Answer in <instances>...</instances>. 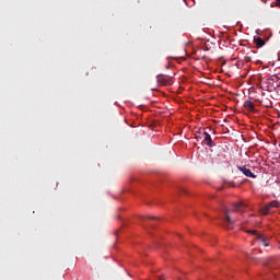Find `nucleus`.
<instances>
[{
    "label": "nucleus",
    "mask_w": 280,
    "mask_h": 280,
    "mask_svg": "<svg viewBox=\"0 0 280 280\" xmlns=\"http://www.w3.org/2000/svg\"><path fill=\"white\" fill-rule=\"evenodd\" d=\"M244 108H245V110H249V113H254L255 104H253V102H250V101H245Z\"/></svg>",
    "instance_id": "nucleus-7"
},
{
    "label": "nucleus",
    "mask_w": 280,
    "mask_h": 280,
    "mask_svg": "<svg viewBox=\"0 0 280 280\" xmlns=\"http://www.w3.org/2000/svg\"><path fill=\"white\" fill-rule=\"evenodd\" d=\"M160 280H163V277H160Z\"/></svg>",
    "instance_id": "nucleus-16"
},
{
    "label": "nucleus",
    "mask_w": 280,
    "mask_h": 280,
    "mask_svg": "<svg viewBox=\"0 0 280 280\" xmlns=\"http://www.w3.org/2000/svg\"><path fill=\"white\" fill-rule=\"evenodd\" d=\"M275 4L277 5V8H280V0H275Z\"/></svg>",
    "instance_id": "nucleus-12"
},
{
    "label": "nucleus",
    "mask_w": 280,
    "mask_h": 280,
    "mask_svg": "<svg viewBox=\"0 0 280 280\" xmlns=\"http://www.w3.org/2000/svg\"><path fill=\"white\" fill-rule=\"evenodd\" d=\"M203 140L202 143L208 145V148H214L215 143L213 142V139L211 138V135H209L207 131L203 132Z\"/></svg>",
    "instance_id": "nucleus-4"
},
{
    "label": "nucleus",
    "mask_w": 280,
    "mask_h": 280,
    "mask_svg": "<svg viewBox=\"0 0 280 280\" xmlns=\"http://www.w3.org/2000/svg\"><path fill=\"white\" fill-rule=\"evenodd\" d=\"M180 191H182V194L187 195V189L186 188H182Z\"/></svg>",
    "instance_id": "nucleus-14"
},
{
    "label": "nucleus",
    "mask_w": 280,
    "mask_h": 280,
    "mask_svg": "<svg viewBox=\"0 0 280 280\" xmlns=\"http://www.w3.org/2000/svg\"><path fill=\"white\" fill-rule=\"evenodd\" d=\"M237 170L244 174V176H247V178H257V175L250 171V168L246 166H237Z\"/></svg>",
    "instance_id": "nucleus-3"
},
{
    "label": "nucleus",
    "mask_w": 280,
    "mask_h": 280,
    "mask_svg": "<svg viewBox=\"0 0 280 280\" xmlns=\"http://www.w3.org/2000/svg\"><path fill=\"white\" fill-rule=\"evenodd\" d=\"M268 206H269V209H277L279 207V201L273 200L269 202Z\"/></svg>",
    "instance_id": "nucleus-9"
},
{
    "label": "nucleus",
    "mask_w": 280,
    "mask_h": 280,
    "mask_svg": "<svg viewBox=\"0 0 280 280\" xmlns=\"http://www.w3.org/2000/svg\"><path fill=\"white\" fill-rule=\"evenodd\" d=\"M155 218L154 217H149V220H154Z\"/></svg>",
    "instance_id": "nucleus-15"
},
{
    "label": "nucleus",
    "mask_w": 280,
    "mask_h": 280,
    "mask_svg": "<svg viewBox=\"0 0 280 280\" xmlns=\"http://www.w3.org/2000/svg\"><path fill=\"white\" fill-rule=\"evenodd\" d=\"M247 233H250L252 235H256V240L262 244V246L268 247L269 244L268 242L266 241V237H264V235L261 234H258L256 230H248Z\"/></svg>",
    "instance_id": "nucleus-2"
},
{
    "label": "nucleus",
    "mask_w": 280,
    "mask_h": 280,
    "mask_svg": "<svg viewBox=\"0 0 280 280\" xmlns=\"http://www.w3.org/2000/svg\"><path fill=\"white\" fill-rule=\"evenodd\" d=\"M270 82H279L278 86H280V77L279 75H273L271 78H269Z\"/></svg>",
    "instance_id": "nucleus-11"
},
{
    "label": "nucleus",
    "mask_w": 280,
    "mask_h": 280,
    "mask_svg": "<svg viewBox=\"0 0 280 280\" xmlns=\"http://www.w3.org/2000/svg\"><path fill=\"white\" fill-rule=\"evenodd\" d=\"M242 207H244L243 202H238V203H233V209L234 211H240V209H242Z\"/></svg>",
    "instance_id": "nucleus-10"
},
{
    "label": "nucleus",
    "mask_w": 280,
    "mask_h": 280,
    "mask_svg": "<svg viewBox=\"0 0 280 280\" xmlns=\"http://www.w3.org/2000/svg\"><path fill=\"white\" fill-rule=\"evenodd\" d=\"M270 209L271 208L268 205H266L260 209V213H262V215H268V212L270 211Z\"/></svg>",
    "instance_id": "nucleus-8"
},
{
    "label": "nucleus",
    "mask_w": 280,
    "mask_h": 280,
    "mask_svg": "<svg viewBox=\"0 0 280 280\" xmlns=\"http://www.w3.org/2000/svg\"><path fill=\"white\" fill-rule=\"evenodd\" d=\"M245 62H250V57L245 56Z\"/></svg>",
    "instance_id": "nucleus-13"
},
{
    "label": "nucleus",
    "mask_w": 280,
    "mask_h": 280,
    "mask_svg": "<svg viewBox=\"0 0 280 280\" xmlns=\"http://www.w3.org/2000/svg\"><path fill=\"white\" fill-rule=\"evenodd\" d=\"M158 84L160 86H167L174 84V78L167 75V74H158L156 75Z\"/></svg>",
    "instance_id": "nucleus-1"
},
{
    "label": "nucleus",
    "mask_w": 280,
    "mask_h": 280,
    "mask_svg": "<svg viewBox=\"0 0 280 280\" xmlns=\"http://www.w3.org/2000/svg\"><path fill=\"white\" fill-rule=\"evenodd\" d=\"M254 43L257 47V49H261L264 45H266V42L261 37H254Z\"/></svg>",
    "instance_id": "nucleus-6"
},
{
    "label": "nucleus",
    "mask_w": 280,
    "mask_h": 280,
    "mask_svg": "<svg viewBox=\"0 0 280 280\" xmlns=\"http://www.w3.org/2000/svg\"><path fill=\"white\" fill-rule=\"evenodd\" d=\"M223 214H224V224L226 226V229H231V224H233V220H231V217L229 215V209H224L223 210Z\"/></svg>",
    "instance_id": "nucleus-5"
}]
</instances>
